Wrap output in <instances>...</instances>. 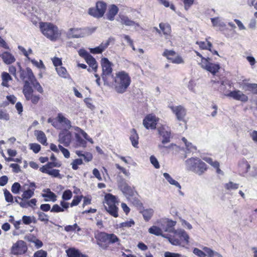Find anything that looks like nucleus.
Masks as SVG:
<instances>
[{"instance_id": "f257e3e1", "label": "nucleus", "mask_w": 257, "mask_h": 257, "mask_svg": "<svg viewBox=\"0 0 257 257\" xmlns=\"http://www.w3.org/2000/svg\"><path fill=\"white\" fill-rule=\"evenodd\" d=\"M131 82L129 74L124 71H118L113 77L112 85L114 90L118 93L125 92Z\"/></svg>"}, {"instance_id": "f03ea898", "label": "nucleus", "mask_w": 257, "mask_h": 257, "mask_svg": "<svg viewBox=\"0 0 257 257\" xmlns=\"http://www.w3.org/2000/svg\"><path fill=\"white\" fill-rule=\"evenodd\" d=\"M39 27L42 33L51 41H55L61 37V30L52 23L41 22Z\"/></svg>"}, {"instance_id": "7ed1b4c3", "label": "nucleus", "mask_w": 257, "mask_h": 257, "mask_svg": "<svg viewBox=\"0 0 257 257\" xmlns=\"http://www.w3.org/2000/svg\"><path fill=\"white\" fill-rule=\"evenodd\" d=\"M166 223V221L163 219L157 220L156 222L157 225H154L150 227L148 231L150 234H154L156 236H161L164 238L168 239L169 242L174 245H180L181 241L179 238L171 237L168 235L163 234V230L161 227Z\"/></svg>"}, {"instance_id": "20e7f679", "label": "nucleus", "mask_w": 257, "mask_h": 257, "mask_svg": "<svg viewBox=\"0 0 257 257\" xmlns=\"http://www.w3.org/2000/svg\"><path fill=\"white\" fill-rule=\"evenodd\" d=\"M188 169L200 175L206 170L205 164L197 158H191L186 161Z\"/></svg>"}, {"instance_id": "39448f33", "label": "nucleus", "mask_w": 257, "mask_h": 257, "mask_svg": "<svg viewBox=\"0 0 257 257\" xmlns=\"http://www.w3.org/2000/svg\"><path fill=\"white\" fill-rule=\"evenodd\" d=\"M176 221L171 220H168L167 222V226L164 229V231L168 232H173L174 234L173 237L177 238L176 236H178V237L180 238L179 239L180 240L182 239V238H183L184 240L186 241V242L188 243L189 242V235L184 229H174L173 227L176 225Z\"/></svg>"}, {"instance_id": "423d86ee", "label": "nucleus", "mask_w": 257, "mask_h": 257, "mask_svg": "<svg viewBox=\"0 0 257 257\" xmlns=\"http://www.w3.org/2000/svg\"><path fill=\"white\" fill-rule=\"evenodd\" d=\"M116 198L111 194H106L104 197V206L106 210L112 216H118L117 208L116 206Z\"/></svg>"}, {"instance_id": "0eeeda50", "label": "nucleus", "mask_w": 257, "mask_h": 257, "mask_svg": "<svg viewBox=\"0 0 257 257\" xmlns=\"http://www.w3.org/2000/svg\"><path fill=\"white\" fill-rule=\"evenodd\" d=\"M210 60L211 59L210 58L209 59H203L202 61L199 63V64L202 69L206 70L212 74H215L218 72L220 67L218 64L211 63Z\"/></svg>"}, {"instance_id": "6e6552de", "label": "nucleus", "mask_w": 257, "mask_h": 257, "mask_svg": "<svg viewBox=\"0 0 257 257\" xmlns=\"http://www.w3.org/2000/svg\"><path fill=\"white\" fill-rule=\"evenodd\" d=\"M106 4L102 2H97L95 8H90L89 10V14L94 17H102L106 10Z\"/></svg>"}, {"instance_id": "1a4fd4ad", "label": "nucleus", "mask_w": 257, "mask_h": 257, "mask_svg": "<svg viewBox=\"0 0 257 257\" xmlns=\"http://www.w3.org/2000/svg\"><path fill=\"white\" fill-rule=\"evenodd\" d=\"M108 234L104 232H97L95 234L97 245L103 249H106L108 247V245L106 243L108 241Z\"/></svg>"}, {"instance_id": "9d476101", "label": "nucleus", "mask_w": 257, "mask_h": 257, "mask_svg": "<svg viewBox=\"0 0 257 257\" xmlns=\"http://www.w3.org/2000/svg\"><path fill=\"white\" fill-rule=\"evenodd\" d=\"M163 55L173 63L182 64L184 63L183 59L173 50H165Z\"/></svg>"}, {"instance_id": "9b49d317", "label": "nucleus", "mask_w": 257, "mask_h": 257, "mask_svg": "<svg viewBox=\"0 0 257 257\" xmlns=\"http://www.w3.org/2000/svg\"><path fill=\"white\" fill-rule=\"evenodd\" d=\"M116 181L118 188L125 195H130L132 193L131 188L128 185L126 180L120 175H118Z\"/></svg>"}, {"instance_id": "f8f14e48", "label": "nucleus", "mask_w": 257, "mask_h": 257, "mask_svg": "<svg viewBox=\"0 0 257 257\" xmlns=\"http://www.w3.org/2000/svg\"><path fill=\"white\" fill-rule=\"evenodd\" d=\"M159 118L155 115L150 114L148 115L143 120V124L147 129H155L156 127L157 122Z\"/></svg>"}, {"instance_id": "ddd939ff", "label": "nucleus", "mask_w": 257, "mask_h": 257, "mask_svg": "<svg viewBox=\"0 0 257 257\" xmlns=\"http://www.w3.org/2000/svg\"><path fill=\"white\" fill-rule=\"evenodd\" d=\"M27 250V246L24 241L19 240L14 244L12 247V252L15 254H21Z\"/></svg>"}, {"instance_id": "4468645a", "label": "nucleus", "mask_w": 257, "mask_h": 257, "mask_svg": "<svg viewBox=\"0 0 257 257\" xmlns=\"http://www.w3.org/2000/svg\"><path fill=\"white\" fill-rule=\"evenodd\" d=\"M169 108L175 114L178 120H183L184 119L186 112L185 109L182 106H169Z\"/></svg>"}, {"instance_id": "2eb2a0df", "label": "nucleus", "mask_w": 257, "mask_h": 257, "mask_svg": "<svg viewBox=\"0 0 257 257\" xmlns=\"http://www.w3.org/2000/svg\"><path fill=\"white\" fill-rule=\"evenodd\" d=\"M67 36L70 38H79L84 37L85 35V30L79 28H70L67 33Z\"/></svg>"}, {"instance_id": "dca6fc26", "label": "nucleus", "mask_w": 257, "mask_h": 257, "mask_svg": "<svg viewBox=\"0 0 257 257\" xmlns=\"http://www.w3.org/2000/svg\"><path fill=\"white\" fill-rule=\"evenodd\" d=\"M158 131L159 135L164 138L162 143L168 142L171 134L169 128L165 125H161L158 127Z\"/></svg>"}, {"instance_id": "f3484780", "label": "nucleus", "mask_w": 257, "mask_h": 257, "mask_svg": "<svg viewBox=\"0 0 257 257\" xmlns=\"http://www.w3.org/2000/svg\"><path fill=\"white\" fill-rule=\"evenodd\" d=\"M113 41V39L109 38L105 42L102 43L99 46L94 48H89L90 52L92 54H100L108 47L110 43Z\"/></svg>"}, {"instance_id": "a211bd4d", "label": "nucleus", "mask_w": 257, "mask_h": 257, "mask_svg": "<svg viewBox=\"0 0 257 257\" xmlns=\"http://www.w3.org/2000/svg\"><path fill=\"white\" fill-rule=\"evenodd\" d=\"M101 64L102 69V75L104 79V75H109L111 73L112 69V64L109 61L107 58H103L101 59Z\"/></svg>"}, {"instance_id": "6ab92c4d", "label": "nucleus", "mask_w": 257, "mask_h": 257, "mask_svg": "<svg viewBox=\"0 0 257 257\" xmlns=\"http://www.w3.org/2000/svg\"><path fill=\"white\" fill-rule=\"evenodd\" d=\"M227 96L232 97L235 100L243 102H246L248 100V97L240 90L231 91L229 93L227 94Z\"/></svg>"}, {"instance_id": "aec40b11", "label": "nucleus", "mask_w": 257, "mask_h": 257, "mask_svg": "<svg viewBox=\"0 0 257 257\" xmlns=\"http://www.w3.org/2000/svg\"><path fill=\"white\" fill-rule=\"evenodd\" d=\"M72 135L71 133H60L59 135V142L63 144L65 147L68 146L71 142Z\"/></svg>"}, {"instance_id": "412c9836", "label": "nucleus", "mask_w": 257, "mask_h": 257, "mask_svg": "<svg viewBox=\"0 0 257 257\" xmlns=\"http://www.w3.org/2000/svg\"><path fill=\"white\" fill-rule=\"evenodd\" d=\"M21 76L24 82L25 80H28L31 84L36 80L32 70L29 68H27L25 72H22Z\"/></svg>"}, {"instance_id": "4be33fe9", "label": "nucleus", "mask_w": 257, "mask_h": 257, "mask_svg": "<svg viewBox=\"0 0 257 257\" xmlns=\"http://www.w3.org/2000/svg\"><path fill=\"white\" fill-rule=\"evenodd\" d=\"M58 122L61 124L63 128L68 130L71 127V122L62 114H59L57 116Z\"/></svg>"}, {"instance_id": "5701e85b", "label": "nucleus", "mask_w": 257, "mask_h": 257, "mask_svg": "<svg viewBox=\"0 0 257 257\" xmlns=\"http://www.w3.org/2000/svg\"><path fill=\"white\" fill-rule=\"evenodd\" d=\"M44 193L42 194V196L45 198V201H52L55 202L57 199V196L49 189H45L43 190Z\"/></svg>"}, {"instance_id": "b1692460", "label": "nucleus", "mask_w": 257, "mask_h": 257, "mask_svg": "<svg viewBox=\"0 0 257 257\" xmlns=\"http://www.w3.org/2000/svg\"><path fill=\"white\" fill-rule=\"evenodd\" d=\"M61 206L58 204H55L53 206L51 209V211L53 212H63L64 209H66L69 207V203L64 201L60 202Z\"/></svg>"}, {"instance_id": "393cba45", "label": "nucleus", "mask_w": 257, "mask_h": 257, "mask_svg": "<svg viewBox=\"0 0 257 257\" xmlns=\"http://www.w3.org/2000/svg\"><path fill=\"white\" fill-rule=\"evenodd\" d=\"M159 28L161 29V33L162 32L166 39H169L171 33L170 25L162 23L159 24Z\"/></svg>"}, {"instance_id": "a878e982", "label": "nucleus", "mask_w": 257, "mask_h": 257, "mask_svg": "<svg viewBox=\"0 0 257 257\" xmlns=\"http://www.w3.org/2000/svg\"><path fill=\"white\" fill-rule=\"evenodd\" d=\"M31 84L29 81L25 80L23 92L26 99H29L33 92Z\"/></svg>"}, {"instance_id": "bb28decb", "label": "nucleus", "mask_w": 257, "mask_h": 257, "mask_svg": "<svg viewBox=\"0 0 257 257\" xmlns=\"http://www.w3.org/2000/svg\"><path fill=\"white\" fill-rule=\"evenodd\" d=\"M118 9L114 5H111L108 10V13L107 14V19L110 21L114 20V16L117 14Z\"/></svg>"}, {"instance_id": "cd10ccee", "label": "nucleus", "mask_w": 257, "mask_h": 257, "mask_svg": "<svg viewBox=\"0 0 257 257\" xmlns=\"http://www.w3.org/2000/svg\"><path fill=\"white\" fill-rule=\"evenodd\" d=\"M1 56L4 63L7 64H12L15 61V57L9 52H5Z\"/></svg>"}, {"instance_id": "c85d7f7f", "label": "nucleus", "mask_w": 257, "mask_h": 257, "mask_svg": "<svg viewBox=\"0 0 257 257\" xmlns=\"http://www.w3.org/2000/svg\"><path fill=\"white\" fill-rule=\"evenodd\" d=\"M40 171L43 173L48 174L53 177H60V174L59 173V170L57 169H46L45 168H40Z\"/></svg>"}, {"instance_id": "c756f323", "label": "nucleus", "mask_w": 257, "mask_h": 257, "mask_svg": "<svg viewBox=\"0 0 257 257\" xmlns=\"http://www.w3.org/2000/svg\"><path fill=\"white\" fill-rule=\"evenodd\" d=\"M131 136L130 139L132 142V145L135 148H138L139 144V136L137 133L136 130L132 129L131 131Z\"/></svg>"}, {"instance_id": "7c9ffc66", "label": "nucleus", "mask_w": 257, "mask_h": 257, "mask_svg": "<svg viewBox=\"0 0 257 257\" xmlns=\"http://www.w3.org/2000/svg\"><path fill=\"white\" fill-rule=\"evenodd\" d=\"M66 253L68 257H87L74 248H69L66 250Z\"/></svg>"}, {"instance_id": "2f4dec72", "label": "nucleus", "mask_w": 257, "mask_h": 257, "mask_svg": "<svg viewBox=\"0 0 257 257\" xmlns=\"http://www.w3.org/2000/svg\"><path fill=\"white\" fill-rule=\"evenodd\" d=\"M35 135L36 136L37 140L43 145H47V138L45 134L41 131H36L35 132Z\"/></svg>"}, {"instance_id": "473e14b6", "label": "nucleus", "mask_w": 257, "mask_h": 257, "mask_svg": "<svg viewBox=\"0 0 257 257\" xmlns=\"http://www.w3.org/2000/svg\"><path fill=\"white\" fill-rule=\"evenodd\" d=\"M154 213V210L152 208L144 209L142 211L144 219L147 221H149L152 218Z\"/></svg>"}, {"instance_id": "72a5a7b5", "label": "nucleus", "mask_w": 257, "mask_h": 257, "mask_svg": "<svg viewBox=\"0 0 257 257\" xmlns=\"http://www.w3.org/2000/svg\"><path fill=\"white\" fill-rule=\"evenodd\" d=\"M87 57L85 59L86 62L93 70L96 71L97 68V64L95 59L90 55Z\"/></svg>"}, {"instance_id": "f704fd0d", "label": "nucleus", "mask_w": 257, "mask_h": 257, "mask_svg": "<svg viewBox=\"0 0 257 257\" xmlns=\"http://www.w3.org/2000/svg\"><path fill=\"white\" fill-rule=\"evenodd\" d=\"M163 176L170 184L176 186L179 189H181V187L179 183L177 181L173 179L169 174L164 173L163 174Z\"/></svg>"}, {"instance_id": "c9c22d12", "label": "nucleus", "mask_w": 257, "mask_h": 257, "mask_svg": "<svg viewBox=\"0 0 257 257\" xmlns=\"http://www.w3.org/2000/svg\"><path fill=\"white\" fill-rule=\"evenodd\" d=\"M211 20L214 27H218L220 29L225 27L224 23L219 17L211 18Z\"/></svg>"}, {"instance_id": "e433bc0d", "label": "nucleus", "mask_w": 257, "mask_h": 257, "mask_svg": "<svg viewBox=\"0 0 257 257\" xmlns=\"http://www.w3.org/2000/svg\"><path fill=\"white\" fill-rule=\"evenodd\" d=\"M202 249L206 253V256L214 257V256H217L218 257H222L221 254L207 247H203Z\"/></svg>"}, {"instance_id": "4c0bfd02", "label": "nucleus", "mask_w": 257, "mask_h": 257, "mask_svg": "<svg viewBox=\"0 0 257 257\" xmlns=\"http://www.w3.org/2000/svg\"><path fill=\"white\" fill-rule=\"evenodd\" d=\"M2 83L3 86L9 87L8 82L12 80V77L7 72H3L2 74Z\"/></svg>"}, {"instance_id": "58836bf2", "label": "nucleus", "mask_w": 257, "mask_h": 257, "mask_svg": "<svg viewBox=\"0 0 257 257\" xmlns=\"http://www.w3.org/2000/svg\"><path fill=\"white\" fill-rule=\"evenodd\" d=\"M28 241L30 242L33 243L35 246L38 248L41 247L43 245V242L34 236L29 237Z\"/></svg>"}, {"instance_id": "ea45409f", "label": "nucleus", "mask_w": 257, "mask_h": 257, "mask_svg": "<svg viewBox=\"0 0 257 257\" xmlns=\"http://www.w3.org/2000/svg\"><path fill=\"white\" fill-rule=\"evenodd\" d=\"M121 23L123 25L128 26H138L137 24H136L135 22L130 20L127 17L122 16L121 17Z\"/></svg>"}, {"instance_id": "a19ab883", "label": "nucleus", "mask_w": 257, "mask_h": 257, "mask_svg": "<svg viewBox=\"0 0 257 257\" xmlns=\"http://www.w3.org/2000/svg\"><path fill=\"white\" fill-rule=\"evenodd\" d=\"M34 190H31L30 189H27L23 192V193L22 195V198L18 197L19 199H21L22 200L24 199H29L31 198L34 194Z\"/></svg>"}, {"instance_id": "79ce46f5", "label": "nucleus", "mask_w": 257, "mask_h": 257, "mask_svg": "<svg viewBox=\"0 0 257 257\" xmlns=\"http://www.w3.org/2000/svg\"><path fill=\"white\" fill-rule=\"evenodd\" d=\"M56 70L58 74L61 77L64 78H67L69 77V74L67 72L66 69L63 67H56Z\"/></svg>"}, {"instance_id": "37998d69", "label": "nucleus", "mask_w": 257, "mask_h": 257, "mask_svg": "<svg viewBox=\"0 0 257 257\" xmlns=\"http://www.w3.org/2000/svg\"><path fill=\"white\" fill-rule=\"evenodd\" d=\"M61 166V164L59 162L53 161V162H49L46 165L43 166L41 168H45L46 169H53L54 167H60Z\"/></svg>"}, {"instance_id": "c03bdc74", "label": "nucleus", "mask_w": 257, "mask_h": 257, "mask_svg": "<svg viewBox=\"0 0 257 257\" xmlns=\"http://www.w3.org/2000/svg\"><path fill=\"white\" fill-rule=\"evenodd\" d=\"M75 136L78 146L83 148L86 147V142L80 137L79 134L77 133H75Z\"/></svg>"}, {"instance_id": "a18cd8bd", "label": "nucleus", "mask_w": 257, "mask_h": 257, "mask_svg": "<svg viewBox=\"0 0 257 257\" xmlns=\"http://www.w3.org/2000/svg\"><path fill=\"white\" fill-rule=\"evenodd\" d=\"M196 44H198L199 47L202 49H208L210 51V47L212 46L211 43L210 42H207V43L205 42H196Z\"/></svg>"}, {"instance_id": "49530a36", "label": "nucleus", "mask_w": 257, "mask_h": 257, "mask_svg": "<svg viewBox=\"0 0 257 257\" xmlns=\"http://www.w3.org/2000/svg\"><path fill=\"white\" fill-rule=\"evenodd\" d=\"M4 192L6 201L7 202L13 203L14 202V199L11 193L7 189H5Z\"/></svg>"}, {"instance_id": "de8ad7c7", "label": "nucleus", "mask_w": 257, "mask_h": 257, "mask_svg": "<svg viewBox=\"0 0 257 257\" xmlns=\"http://www.w3.org/2000/svg\"><path fill=\"white\" fill-rule=\"evenodd\" d=\"M108 241L110 243H114L118 242V244H120L119 238L114 234H108Z\"/></svg>"}, {"instance_id": "09e8293b", "label": "nucleus", "mask_w": 257, "mask_h": 257, "mask_svg": "<svg viewBox=\"0 0 257 257\" xmlns=\"http://www.w3.org/2000/svg\"><path fill=\"white\" fill-rule=\"evenodd\" d=\"M64 229L67 232L74 231L75 229H77L78 231H79L81 230V228L76 223H75L72 225H69L66 226Z\"/></svg>"}, {"instance_id": "8fccbe9b", "label": "nucleus", "mask_w": 257, "mask_h": 257, "mask_svg": "<svg viewBox=\"0 0 257 257\" xmlns=\"http://www.w3.org/2000/svg\"><path fill=\"white\" fill-rule=\"evenodd\" d=\"M0 119L6 121H9L10 119V114L6 111L0 109Z\"/></svg>"}, {"instance_id": "3c124183", "label": "nucleus", "mask_w": 257, "mask_h": 257, "mask_svg": "<svg viewBox=\"0 0 257 257\" xmlns=\"http://www.w3.org/2000/svg\"><path fill=\"white\" fill-rule=\"evenodd\" d=\"M21 188V186L20 183L15 182L13 184L12 186L11 191L13 193L17 194L19 193Z\"/></svg>"}, {"instance_id": "603ef678", "label": "nucleus", "mask_w": 257, "mask_h": 257, "mask_svg": "<svg viewBox=\"0 0 257 257\" xmlns=\"http://www.w3.org/2000/svg\"><path fill=\"white\" fill-rule=\"evenodd\" d=\"M182 140L185 144L186 149L188 151L191 152L196 149V148L194 146H193L191 143L188 142L185 138H183L182 139Z\"/></svg>"}, {"instance_id": "864d4df0", "label": "nucleus", "mask_w": 257, "mask_h": 257, "mask_svg": "<svg viewBox=\"0 0 257 257\" xmlns=\"http://www.w3.org/2000/svg\"><path fill=\"white\" fill-rule=\"evenodd\" d=\"M204 160L206 162H207L208 163L210 164V165H211L214 167L217 168V172H219L220 171V170L218 168H219V166L218 162H213L212 159L211 158H204Z\"/></svg>"}, {"instance_id": "5fc2aeb1", "label": "nucleus", "mask_w": 257, "mask_h": 257, "mask_svg": "<svg viewBox=\"0 0 257 257\" xmlns=\"http://www.w3.org/2000/svg\"><path fill=\"white\" fill-rule=\"evenodd\" d=\"M34 219V217L24 215L22 217V221L24 224L26 225L30 224Z\"/></svg>"}, {"instance_id": "6e6d98bb", "label": "nucleus", "mask_w": 257, "mask_h": 257, "mask_svg": "<svg viewBox=\"0 0 257 257\" xmlns=\"http://www.w3.org/2000/svg\"><path fill=\"white\" fill-rule=\"evenodd\" d=\"M72 196V192L69 190H67L63 192L62 198L64 200H68L71 199Z\"/></svg>"}, {"instance_id": "4d7b16f0", "label": "nucleus", "mask_w": 257, "mask_h": 257, "mask_svg": "<svg viewBox=\"0 0 257 257\" xmlns=\"http://www.w3.org/2000/svg\"><path fill=\"white\" fill-rule=\"evenodd\" d=\"M82 197V196H74L72 202L70 204V206L73 207L74 206L77 205L80 202Z\"/></svg>"}, {"instance_id": "13d9d810", "label": "nucleus", "mask_w": 257, "mask_h": 257, "mask_svg": "<svg viewBox=\"0 0 257 257\" xmlns=\"http://www.w3.org/2000/svg\"><path fill=\"white\" fill-rule=\"evenodd\" d=\"M82 163V160L81 159H77L74 160L71 163V165L73 169L77 170L78 169V166L81 165Z\"/></svg>"}, {"instance_id": "bf43d9fd", "label": "nucleus", "mask_w": 257, "mask_h": 257, "mask_svg": "<svg viewBox=\"0 0 257 257\" xmlns=\"http://www.w3.org/2000/svg\"><path fill=\"white\" fill-rule=\"evenodd\" d=\"M150 160L151 164L154 166V167L156 169H159L160 168V165L157 159L154 156H151L150 158Z\"/></svg>"}, {"instance_id": "052dcab7", "label": "nucleus", "mask_w": 257, "mask_h": 257, "mask_svg": "<svg viewBox=\"0 0 257 257\" xmlns=\"http://www.w3.org/2000/svg\"><path fill=\"white\" fill-rule=\"evenodd\" d=\"M135 224L134 220H130L129 221H127L124 222H122L120 224V227L122 228H128L131 227Z\"/></svg>"}, {"instance_id": "680f3d73", "label": "nucleus", "mask_w": 257, "mask_h": 257, "mask_svg": "<svg viewBox=\"0 0 257 257\" xmlns=\"http://www.w3.org/2000/svg\"><path fill=\"white\" fill-rule=\"evenodd\" d=\"M193 252L199 257H206V253L204 252V250L202 251L198 248H194Z\"/></svg>"}, {"instance_id": "e2e57ef3", "label": "nucleus", "mask_w": 257, "mask_h": 257, "mask_svg": "<svg viewBox=\"0 0 257 257\" xmlns=\"http://www.w3.org/2000/svg\"><path fill=\"white\" fill-rule=\"evenodd\" d=\"M30 147V149L35 153H38L41 149L40 145L36 143L31 144Z\"/></svg>"}, {"instance_id": "0e129e2a", "label": "nucleus", "mask_w": 257, "mask_h": 257, "mask_svg": "<svg viewBox=\"0 0 257 257\" xmlns=\"http://www.w3.org/2000/svg\"><path fill=\"white\" fill-rule=\"evenodd\" d=\"M225 187L228 190H232L237 189L238 187V184L233 183L232 182H229L226 184Z\"/></svg>"}, {"instance_id": "69168bd1", "label": "nucleus", "mask_w": 257, "mask_h": 257, "mask_svg": "<svg viewBox=\"0 0 257 257\" xmlns=\"http://www.w3.org/2000/svg\"><path fill=\"white\" fill-rule=\"evenodd\" d=\"M31 62L33 65L36 66L37 67L40 69H44L45 66L41 60H39V61L35 60H31Z\"/></svg>"}, {"instance_id": "338daca9", "label": "nucleus", "mask_w": 257, "mask_h": 257, "mask_svg": "<svg viewBox=\"0 0 257 257\" xmlns=\"http://www.w3.org/2000/svg\"><path fill=\"white\" fill-rule=\"evenodd\" d=\"M38 219L41 221L47 222L48 221V216L43 212L38 213Z\"/></svg>"}, {"instance_id": "774afa93", "label": "nucleus", "mask_w": 257, "mask_h": 257, "mask_svg": "<svg viewBox=\"0 0 257 257\" xmlns=\"http://www.w3.org/2000/svg\"><path fill=\"white\" fill-rule=\"evenodd\" d=\"M47 253L43 250H39L36 251L34 255V257H47Z\"/></svg>"}]
</instances>
